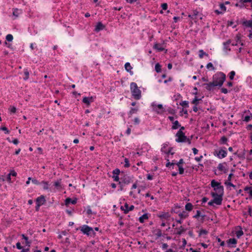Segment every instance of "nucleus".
<instances>
[{
  "label": "nucleus",
  "mask_w": 252,
  "mask_h": 252,
  "mask_svg": "<svg viewBox=\"0 0 252 252\" xmlns=\"http://www.w3.org/2000/svg\"><path fill=\"white\" fill-rule=\"evenodd\" d=\"M186 231V229H184L182 226H180V227L179 228V230L177 232H176V234H178V235H180L181 234H182L183 232H184L185 231Z\"/></svg>",
  "instance_id": "nucleus-34"
},
{
  "label": "nucleus",
  "mask_w": 252,
  "mask_h": 252,
  "mask_svg": "<svg viewBox=\"0 0 252 252\" xmlns=\"http://www.w3.org/2000/svg\"><path fill=\"white\" fill-rule=\"evenodd\" d=\"M213 81L218 86L221 87L226 79V75L224 73L219 72L213 76Z\"/></svg>",
  "instance_id": "nucleus-1"
},
{
  "label": "nucleus",
  "mask_w": 252,
  "mask_h": 252,
  "mask_svg": "<svg viewBox=\"0 0 252 252\" xmlns=\"http://www.w3.org/2000/svg\"><path fill=\"white\" fill-rule=\"evenodd\" d=\"M185 209L187 211H191L193 209V205L191 203H188L185 206Z\"/></svg>",
  "instance_id": "nucleus-23"
},
{
  "label": "nucleus",
  "mask_w": 252,
  "mask_h": 252,
  "mask_svg": "<svg viewBox=\"0 0 252 252\" xmlns=\"http://www.w3.org/2000/svg\"><path fill=\"white\" fill-rule=\"evenodd\" d=\"M0 130H3L5 131V133L8 134L9 133V131L8 130L7 128L5 126H2L0 127Z\"/></svg>",
  "instance_id": "nucleus-44"
},
{
  "label": "nucleus",
  "mask_w": 252,
  "mask_h": 252,
  "mask_svg": "<svg viewBox=\"0 0 252 252\" xmlns=\"http://www.w3.org/2000/svg\"><path fill=\"white\" fill-rule=\"evenodd\" d=\"M41 183L43 185L44 189L47 190L49 189V184L48 182L43 181Z\"/></svg>",
  "instance_id": "nucleus-30"
},
{
  "label": "nucleus",
  "mask_w": 252,
  "mask_h": 252,
  "mask_svg": "<svg viewBox=\"0 0 252 252\" xmlns=\"http://www.w3.org/2000/svg\"><path fill=\"white\" fill-rule=\"evenodd\" d=\"M176 136L177 138L176 139V141L177 142H188L189 144L191 143V139L187 138L185 135V133L181 130H179L176 134Z\"/></svg>",
  "instance_id": "nucleus-3"
},
{
  "label": "nucleus",
  "mask_w": 252,
  "mask_h": 252,
  "mask_svg": "<svg viewBox=\"0 0 252 252\" xmlns=\"http://www.w3.org/2000/svg\"><path fill=\"white\" fill-rule=\"evenodd\" d=\"M46 202V200L44 196L41 195L40 196L37 197L36 199V203L38 204V206H40L41 205L44 204Z\"/></svg>",
  "instance_id": "nucleus-11"
},
{
  "label": "nucleus",
  "mask_w": 252,
  "mask_h": 252,
  "mask_svg": "<svg viewBox=\"0 0 252 252\" xmlns=\"http://www.w3.org/2000/svg\"><path fill=\"white\" fill-rule=\"evenodd\" d=\"M138 111V107L135 108H131L130 110L129 111L128 113L129 117H131L132 114L136 113L137 111Z\"/></svg>",
  "instance_id": "nucleus-21"
},
{
  "label": "nucleus",
  "mask_w": 252,
  "mask_h": 252,
  "mask_svg": "<svg viewBox=\"0 0 252 252\" xmlns=\"http://www.w3.org/2000/svg\"><path fill=\"white\" fill-rule=\"evenodd\" d=\"M208 233V231L205 229H201L199 232V235H201L203 234L206 235Z\"/></svg>",
  "instance_id": "nucleus-48"
},
{
  "label": "nucleus",
  "mask_w": 252,
  "mask_h": 252,
  "mask_svg": "<svg viewBox=\"0 0 252 252\" xmlns=\"http://www.w3.org/2000/svg\"><path fill=\"white\" fill-rule=\"evenodd\" d=\"M161 7L163 10H166L167 9V4L166 3H162L161 4Z\"/></svg>",
  "instance_id": "nucleus-55"
},
{
  "label": "nucleus",
  "mask_w": 252,
  "mask_h": 252,
  "mask_svg": "<svg viewBox=\"0 0 252 252\" xmlns=\"http://www.w3.org/2000/svg\"><path fill=\"white\" fill-rule=\"evenodd\" d=\"M158 217L161 220L167 219L168 218H169L170 215L168 212L162 213V214L158 215Z\"/></svg>",
  "instance_id": "nucleus-18"
},
{
  "label": "nucleus",
  "mask_w": 252,
  "mask_h": 252,
  "mask_svg": "<svg viewBox=\"0 0 252 252\" xmlns=\"http://www.w3.org/2000/svg\"><path fill=\"white\" fill-rule=\"evenodd\" d=\"M24 74L26 75V77L25 78V80H27L29 77V72L28 70V69H25L24 71Z\"/></svg>",
  "instance_id": "nucleus-50"
},
{
  "label": "nucleus",
  "mask_w": 252,
  "mask_h": 252,
  "mask_svg": "<svg viewBox=\"0 0 252 252\" xmlns=\"http://www.w3.org/2000/svg\"><path fill=\"white\" fill-rule=\"evenodd\" d=\"M248 213L250 216H252V207L250 206H248Z\"/></svg>",
  "instance_id": "nucleus-63"
},
{
  "label": "nucleus",
  "mask_w": 252,
  "mask_h": 252,
  "mask_svg": "<svg viewBox=\"0 0 252 252\" xmlns=\"http://www.w3.org/2000/svg\"><path fill=\"white\" fill-rule=\"evenodd\" d=\"M112 173L113 175H118L120 173V170L119 169L116 168L113 171Z\"/></svg>",
  "instance_id": "nucleus-45"
},
{
  "label": "nucleus",
  "mask_w": 252,
  "mask_h": 252,
  "mask_svg": "<svg viewBox=\"0 0 252 252\" xmlns=\"http://www.w3.org/2000/svg\"><path fill=\"white\" fill-rule=\"evenodd\" d=\"M77 202V199H75L72 200L70 198H67L65 200V204L66 205H68L69 204L71 203L72 204H75Z\"/></svg>",
  "instance_id": "nucleus-16"
},
{
  "label": "nucleus",
  "mask_w": 252,
  "mask_h": 252,
  "mask_svg": "<svg viewBox=\"0 0 252 252\" xmlns=\"http://www.w3.org/2000/svg\"><path fill=\"white\" fill-rule=\"evenodd\" d=\"M230 43H231V40H230V39L228 40L226 42H224L223 43L224 49L228 50L230 51V49L228 48L227 47H226V46L229 45Z\"/></svg>",
  "instance_id": "nucleus-35"
},
{
  "label": "nucleus",
  "mask_w": 252,
  "mask_h": 252,
  "mask_svg": "<svg viewBox=\"0 0 252 252\" xmlns=\"http://www.w3.org/2000/svg\"><path fill=\"white\" fill-rule=\"evenodd\" d=\"M154 48L159 52L163 51L164 50V48L162 47V45L159 43L155 44L154 45Z\"/></svg>",
  "instance_id": "nucleus-17"
},
{
  "label": "nucleus",
  "mask_w": 252,
  "mask_h": 252,
  "mask_svg": "<svg viewBox=\"0 0 252 252\" xmlns=\"http://www.w3.org/2000/svg\"><path fill=\"white\" fill-rule=\"evenodd\" d=\"M13 39L12 35L8 34L6 36V40L8 41H11Z\"/></svg>",
  "instance_id": "nucleus-39"
},
{
  "label": "nucleus",
  "mask_w": 252,
  "mask_h": 252,
  "mask_svg": "<svg viewBox=\"0 0 252 252\" xmlns=\"http://www.w3.org/2000/svg\"><path fill=\"white\" fill-rule=\"evenodd\" d=\"M32 182L34 184H36V185H39L40 184V183L38 182V181H37L36 179H32Z\"/></svg>",
  "instance_id": "nucleus-60"
},
{
  "label": "nucleus",
  "mask_w": 252,
  "mask_h": 252,
  "mask_svg": "<svg viewBox=\"0 0 252 252\" xmlns=\"http://www.w3.org/2000/svg\"><path fill=\"white\" fill-rule=\"evenodd\" d=\"M10 111L11 113H14L16 112V108L15 107L12 106L11 107Z\"/></svg>",
  "instance_id": "nucleus-58"
},
{
  "label": "nucleus",
  "mask_w": 252,
  "mask_h": 252,
  "mask_svg": "<svg viewBox=\"0 0 252 252\" xmlns=\"http://www.w3.org/2000/svg\"><path fill=\"white\" fill-rule=\"evenodd\" d=\"M125 164L124 165V166L125 167H129L130 164L129 163V160H128V158H126L125 159Z\"/></svg>",
  "instance_id": "nucleus-47"
},
{
  "label": "nucleus",
  "mask_w": 252,
  "mask_h": 252,
  "mask_svg": "<svg viewBox=\"0 0 252 252\" xmlns=\"http://www.w3.org/2000/svg\"><path fill=\"white\" fill-rule=\"evenodd\" d=\"M152 106L154 111L156 112L158 114H162L164 112V109L162 104H153Z\"/></svg>",
  "instance_id": "nucleus-7"
},
{
  "label": "nucleus",
  "mask_w": 252,
  "mask_h": 252,
  "mask_svg": "<svg viewBox=\"0 0 252 252\" xmlns=\"http://www.w3.org/2000/svg\"><path fill=\"white\" fill-rule=\"evenodd\" d=\"M218 168L220 171H222L224 173H226L228 172V169L225 168L222 163H220L218 165Z\"/></svg>",
  "instance_id": "nucleus-20"
},
{
  "label": "nucleus",
  "mask_w": 252,
  "mask_h": 252,
  "mask_svg": "<svg viewBox=\"0 0 252 252\" xmlns=\"http://www.w3.org/2000/svg\"><path fill=\"white\" fill-rule=\"evenodd\" d=\"M200 216V211L197 210L196 211V214L193 216L194 218L197 219Z\"/></svg>",
  "instance_id": "nucleus-53"
},
{
  "label": "nucleus",
  "mask_w": 252,
  "mask_h": 252,
  "mask_svg": "<svg viewBox=\"0 0 252 252\" xmlns=\"http://www.w3.org/2000/svg\"><path fill=\"white\" fill-rule=\"evenodd\" d=\"M81 230L83 233L89 235L90 232L93 231V228L87 225H83V226L81 228Z\"/></svg>",
  "instance_id": "nucleus-10"
},
{
  "label": "nucleus",
  "mask_w": 252,
  "mask_h": 252,
  "mask_svg": "<svg viewBox=\"0 0 252 252\" xmlns=\"http://www.w3.org/2000/svg\"><path fill=\"white\" fill-rule=\"evenodd\" d=\"M199 57L200 59L203 58L204 56H206L207 57L208 56V54L204 52L203 50H200L199 51Z\"/></svg>",
  "instance_id": "nucleus-27"
},
{
  "label": "nucleus",
  "mask_w": 252,
  "mask_h": 252,
  "mask_svg": "<svg viewBox=\"0 0 252 252\" xmlns=\"http://www.w3.org/2000/svg\"><path fill=\"white\" fill-rule=\"evenodd\" d=\"M21 10H19L17 8L14 9L13 11V16H14L16 18L18 17L19 14L21 13Z\"/></svg>",
  "instance_id": "nucleus-24"
},
{
  "label": "nucleus",
  "mask_w": 252,
  "mask_h": 252,
  "mask_svg": "<svg viewBox=\"0 0 252 252\" xmlns=\"http://www.w3.org/2000/svg\"><path fill=\"white\" fill-rule=\"evenodd\" d=\"M211 186L214 188V190L219 194H223V187L221 185V183L213 180L211 182Z\"/></svg>",
  "instance_id": "nucleus-4"
},
{
  "label": "nucleus",
  "mask_w": 252,
  "mask_h": 252,
  "mask_svg": "<svg viewBox=\"0 0 252 252\" xmlns=\"http://www.w3.org/2000/svg\"><path fill=\"white\" fill-rule=\"evenodd\" d=\"M168 245L166 243H163L162 245V248L163 250L166 249L168 248Z\"/></svg>",
  "instance_id": "nucleus-62"
},
{
  "label": "nucleus",
  "mask_w": 252,
  "mask_h": 252,
  "mask_svg": "<svg viewBox=\"0 0 252 252\" xmlns=\"http://www.w3.org/2000/svg\"><path fill=\"white\" fill-rule=\"evenodd\" d=\"M132 96L135 99L139 100L141 97V91L138 87L136 83L132 82L130 85Z\"/></svg>",
  "instance_id": "nucleus-2"
},
{
  "label": "nucleus",
  "mask_w": 252,
  "mask_h": 252,
  "mask_svg": "<svg viewBox=\"0 0 252 252\" xmlns=\"http://www.w3.org/2000/svg\"><path fill=\"white\" fill-rule=\"evenodd\" d=\"M105 28V26L102 24L101 22H98L95 28V31L98 32L102 30Z\"/></svg>",
  "instance_id": "nucleus-15"
},
{
  "label": "nucleus",
  "mask_w": 252,
  "mask_h": 252,
  "mask_svg": "<svg viewBox=\"0 0 252 252\" xmlns=\"http://www.w3.org/2000/svg\"><path fill=\"white\" fill-rule=\"evenodd\" d=\"M200 100V99H198L196 96L195 97V98L193 99L191 103L192 104H195V105H197L198 104V101Z\"/></svg>",
  "instance_id": "nucleus-41"
},
{
  "label": "nucleus",
  "mask_w": 252,
  "mask_h": 252,
  "mask_svg": "<svg viewBox=\"0 0 252 252\" xmlns=\"http://www.w3.org/2000/svg\"><path fill=\"white\" fill-rule=\"evenodd\" d=\"M94 100V97L93 96L91 97H84L83 98L82 101L83 103L86 104L87 105L89 106L90 105V103L93 102Z\"/></svg>",
  "instance_id": "nucleus-13"
},
{
  "label": "nucleus",
  "mask_w": 252,
  "mask_h": 252,
  "mask_svg": "<svg viewBox=\"0 0 252 252\" xmlns=\"http://www.w3.org/2000/svg\"><path fill=\"white\" fill-rule=\"evenodd\" d=\"M242 24L247 28H252V21L246 20L243 19L242 22Z\"/></svg>",
  "instance_id": "nucleus-14"
},
{
  "label": "nucleus",
  "mask_w": 252,
  "mask_h": 252,
  "mask_svg": "<svg viewBox=\"0 0 252 252\" xmlns=\"http://www.w3.org/2000/svg\"><path fill=\"white\" fill-rule=\"evenodd\" d=\"M236 234L237 237L239 238L244 234V233L242 230H240L236 231Z\"/></svg>",
  "instance_id": "nucleus-37"
},
{
  "label": "nucleus",
  "mask_w": 252,
  "mask_h": 252,
  "mask_svg": "<svg viewBox=\"0 0 252 252\" xmlns=\"http://www.w3.org/2000/svg\"><path fill=\"white\" fill-rule=\"evenodd\" d=\"M22 236L24 239L25 240V243L27 246H30L31 242L28 241V237L25 236L24 234H22Z\"/></svg>",
  "instance_id": "nucleus-31"
},
{
  "label": "nucleus",
  "mask_w": 252,
  "mask_h": 252,
  "mask_svg": "<svg viewBox=\"0 0 252 252\" xmlns=\"http://www.w3.org/2000/svg\"><path fill=\"white\" fill-rule=\"evenodd\" d=\"M134 207L133 205H131L129 206L127 203H126L124 206H122L121 209L124 211L125 214H127L129 211H132L133 210Z\"/></svg>",
  "instance_id": "nucleus-8"
},
{
  "label": "nucleus",
  "mask_w": 252,
  "mask_h": 252,
  "mask_svg": "<svg viewBox=\"0 0 252 252\" xmlns=\"http://www.w3.org/2000/svg\"><path fill=\"white\" fill-rule=\"evenodd\" d=\"M251 119V117L249 116H246L245 117V119H244V121L248 122H249Z\"/></svg>",
  "instance_id": "nucleus-64"
},
{
  "label": "nucleus",
  "mask_w": 252,
  "mask_h": 252,
  "mask_svg": "<svg viewBox=\"0 0 252 252\" xmlns=\"http://www.w3.org/2000/svg\"><path fill=\"white\" fill-rule=\"evenodd\" d=\"M179 216L181 219H186L188 216V215L185 211H183V212L180 213L179 214Z\"/></svg>",
  "instance_id": "nucleus-28"
},
{
  "label": "nucleus",
  "mask_w": 252,
  "mask_h": 252,
  "mask_svg": "<svg viewBox=\"0 0 252 252\" xmlns=\"http://www.w3.org/2000/svg\"><path fill=\"white\" fill-rule=\"evenodd\" d=\"M148 219V216L147 214H145L141 216L139 219V221L141 223L144 222V220Z\"/></svg>",
  "instance_id": "nucleus-22"
},
{
  "label": "nucleus",
  "mask_w": 252,
  "mask_h": 252,
  "mask_svg": "<svg viewBox=\"0 0 252 252\" xmlns=\"http://www.w3.org/2000/svg\"><path fill=\"white\" fill-rule=\"evenodd\" d=\"M173 126H172V129H176L181 126L179 125V123L178 121H175L173 123Z\"/></svg>",
  "instance_id": "nucleus-26"
},
{
  "label": "nucleus",
  "mask_w": 252,
  "mask_h": 252,
  "mask_svg": "<svg viewBox=\"0 0 252 252\" xmlns=\"http://www.w3.org/2000/svg\"><path fill=\"white\" fill-rule=\"evenodd\" d=\"M11 176L15 177L17 175V173L14 170H11L9 173Z\"/></svg>",
  "instance_id": "nucleus-56"
},
{
  "label": "nucleus",
  "mask_w": 252,
  "mask_h": 252,
  "mask_svg": "<svg viewBox=\"0 0 252 252\" xmlns=\"http://www.w3.org/2000/svg\"><path fill=\"white\" fill-rule=\"evenodd\" d=\"M155 70L157 72H160L161 71V65L158 63L156 64Z\"/></svg>",
  "instance_id": "nucleus-36"
},
{
  "label": "nucleus",
  "mask_w": 252,
  "mask_h": 252,
  "mask_svg": "<svg viewBox=\"0 0 252 252\" xmlns=\"http://www.w3.org/2000/svg\"><path fill=\"white\" fill-rule=\"evenodd\" d=\"M212 196L214 198L213 200L214 204L217 205H220L222 204V196L223 194H219L217 192H212Z\"/></svg>",
  "instance_id": "nucleus-5"
},
{
  "label": "nucleus",
  "mask_w": 252,
  "mask_h": 252,
  "mask_svg": "<svg viewBox=\"0 0 252 252\" xmlns=\"http://www.w3.org/2000/svg\"><path fill=\"white\" fill-rule=\"evenodd\" d=\"M226 151L222 149L219 151H215L214 152V155H217L220 158H225L226 156Z\"/></svg>",
  "instance_id": "nucleus-9"
},
{
  "label": "nucleus",
  "mask_w": 252,
  "mask_h": 252,
  "mask_svg": "<svg viewBox=\"0 0 252 252\" xmlns=\"http://www.w3.org/2000/svg\"><path fill=\"white\" fill-rule=\"evenodd\" d=\"M220 8L221 10L222 11V13L226 11V7L225 6V5H224L223 3H220Z\"/></svg>",
  "instance_id": "nucleus-43"
},
{
  "label": "nucleus",
  "mask_w": 252,
  "mask_h": 252,
  "mask_svg": "<svg viewBox=\"0 0 252 252\" xmlns=\"http://www.w3.org/2000/svg\"><path fill=\"white\" fill-rule=\"evenodd\" d=\"M125 67L126 70L129 72L130 73H132L131 70L132 69V67L131 66L130 63H126L125 65Z\"/></svg>",
  "instance_id": "nucleus-25"
},
{
  "label": "nucleus",
  "mask_w": 252,
  "mask_h": 252,
  "mask_svg": "<svg viewBox=\"0 0 252 252\" xmlns=\"http://www.w3.org/2000/svg\"><path fill=\"white\" fill-rule=\"evenodd\" d=\"M140 120L138 118H135L134 119V123L135 125H137L139 123Z\"/></svg>",
  "instance_id": "nucleus-57"
},
{
  "label": "nucleus",
  "mask_w": 252,
  "mask_h": 252,
  "mask_svg": "<svg viewBox=\"0 0 252 252\" xmlns=\"http://www.w3.org/2000/svg\"><path fill=\"white\" fill-rule=\"evenodd\" d=\"M221 93L225 94H226L228 93L227 90L224 88H222L221 89Z\"/></svg>",
  "instance_id": "nucleus-59"
},
{
  "label": "nucleus",
  "mask_w": 252,
  "mask_h": 252,
  "mask_svg": "<svg viewBox=\"0 0 252 252\" xmlns=\"http://www.w3.org/2000/svg\"><path fill=\"white\" fill-rule=\"evenodd\" d=\"M225 184L230 187H235V185L232 184L230 181H228V180L225 182Z\"/></svg>",
  "instance_id": "nucleus-51"
},
{
  "label": "nucleus",
  "mask_w": 252,
  "mask_h": 252,
  "mask_svg": "<svg viewBox=\"0 0 252 252\" xmlns=\"http://www.w3.org/2000/svg\"><path fill=\"white\" fill-rule=\"evenodd\" d=\"M179 168V173L180 174H183L184 172V169L182 166H178Z\"/></svg>",
  "instance_id": "nucleus-46"
},
{
  "label": "nucleus",
  "mask_w": 252,
  "mask_h": 252,
  "mask_svg": "<svg viewBox=\"0 0 252 252\" xmlns=\"http://www.w3.org/2000/svg\"><path fill=\"white\" fill-rule=\"evenodd\" d=\"M184 163V160L183 159L181 158L180 159L179 161L176 163V165L177 166H182V164Z\"/></svg>",
  "instance_id": "nucleus-54"
},
{
  "label": "nucleus",
  "mask_w": 252,
  "mask_h": 252,
  "mask_svg": "<svg viewBox=\"0 0 252 252\" xmlns=\"http://www.w3.org/2000/svg\"><path fill=\"white\" fill-rule=\"evenodd\" d=\"M228 244H236L237 243V240L235 238H230L227 241Z\"/></svg>",
  "instance_id": "nucleus-32"
},
{
  "label": "nucleus",
  "mask_w": 252,
  "mask_h": 252,
  "mask_svg": "<svg viewBox=\"0 0 252 252\" xmlns=\"http://www.w3.org/2000/svg\"><path fill=\"white\" fill-rule=\"evenodd\" d=\"M235 75V72L234 71H231L229 74V77L230 80H233L234 79V76Z\"/></svg>",
  "instance_id": "nucleus-40"
},
{
  "label": "nucleus",
  "mask_w": 252,
  "mask_h": 252,
  "mask_svg": "<svg viewBox=\"0 0 252 252\" xmlns=\"http://www.w3.org/2000/svg\"><path fill=\"white\" fill-rule=\"evenodd\" d=\"M153 232L157 236V238H158L162 236V232L160 229H156L154 230Z\"/></svg>",
  "instance_id": "nucleus-19"
},
{
  "label": "nucleus",
  "mask_w": 252,
  "mask_h": 252,
  "mask_svg": "<svg viewBox=\"0 0 252 252\" xmlns=\"http://www.w3.org/2000/svg\"><path fill=\"white\" fill-rule=\"evenodd\" d=\"M204 85L205 86V88L208 91L213 90L215 87L218 86L213 81L209 83H205Z\"/></svg>",
  "instance_id": "nucleus-12"
},
{
  "label": "nucleus",
  "mask_w": 252,
  "mask_h": 252,
  "mask_svg": "<svg viewBox=\"0 0 252 252\" xmlns=\"http://www.w3.org/2000/svg\"><path fill=\"white\" fill-rule=\"evenodd\" d=\"M206 67L208 69L211 68L212 70L215 69V67H214L213 64L211 63H208Z\"/></svg>",
  "instance_id": "nucleus-42"
},
{
  "label": "nucleus",
  "mask_w": 252,
  "mask_h": 252,
  "mask_svg": "<svg viewBox=\"0 0 252 252\" xmlns=\"http://www.w3.org/2000/svg\"><path fill=\"white\" fill-rule=\"evenodd\" d=\"M16 247L19 250H21V249H22V247L21 246V244H20V242L17 243V244H16Z\"/></svg>",
  "instance_id": "nucleus-61"
},
{
  "label": "nucleus",
  "mask_w": 252,
  "mask_h": 252,
  "mask_svg": "<svg viewBox=\"0 0 252 252\" xmlns=\"http://www.w3.org/2000/svg\"><path fill=\"white\" fill-rule=\"evenodd\" d=\"M227 141V138L224 136L221 137L220 139V143L221 144H226Z\"/></svg>",
  "instance_id": "nucleus-29"
},
{
  "label": "nucleus",
  "mask_w": 252,
  "mask_h": 252,
  "mask_svg": "<svg viewBox=\"0 0 252 252\" xmlns=\"http://www.w3.org/2000/svg\"><path fill=\"white\" fill-rule=\"evenodd\" d=\"M54 186L57 187H61V180L57 181L54 183Z\"/></svg>",
  "instance_id": "nucleus-49"
},
{
  "label": "nucleus",
  "mask_w": 252,
  "mask_h": 252,
  "mask_svg": "<svg viewBox=\"0 0 252 252\" xmlns=\"http://www.w3.org/2000/svg\"><path fill=\"white\" fill-rule=\"evenodd\" d=\"M131 181V178L126 174H124L121 177V181H119V184L127 185Z\"/></svg>",
  "instance_id": "nucleus-6"
},
{
  "label": "nucleus",
  "mask_w": 252,
  "mask_h": 252,
  "mask_svg": "<svg viewBox=\"0 0 252 252\" xmlns=\"http://www.w3.org/2000/svg\"><path fill=\"white\" fill-rule=\"evenodd\" d=\"M180 105L183 107H188L189 106V103L187 101H183L180 103Z\"/></svg>",
  "instance_id": "nucleus-38"
},
{
  "label": "nucleus",
  "mask_w": 252,
  "mask_h": 252,
  "mask_svg": "<svg viewBox=\"0 0 252 252\" xmlns=\"http://www.w3.org/2000/svg\"><path fill=\"white\" fill-rule=\"evenodd\" d=\"M113 178L114 179V180L116 182L119 181L120 178L119 177L118 175H113Z\"/></svg>",
  "instance_id": "nucleus-52"
},
{
  "label": "nucleus",
  "mask_w": 252,
  "mask_h": 252,
  "mask_svg": "<svg viewBox=\"0 0 252 252\" xmlns=\"http://www.w3.org/2000/svg\"><path fill=\"white\" fill-rule=\"evenodd\" d=\"M244 190L245 191L250 190V191L249 192V195L251 197H252V187H245Z\"/></svg>",
  "instance_id": "nucleus-33"
}]
</instances>
